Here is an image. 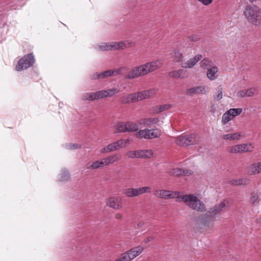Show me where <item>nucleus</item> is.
Wrapping results in <instances>:
<instances>
[{"label": "nucleus", "instance_id": "bf43d9fd", "mask_svg": "<svg viewBox=\"0 0 261 261\" xmlns=\"http://www.w3.org/2000/svg\"><path fill=\"white\" fill-rule=\"evenodd\" d=\"M260 222H261V218H260Z\"/></svg>", "mask_w": 261, "mask_h": 261}, {"label": "nucleus", "instance_id": "6e6d98bb", "mask_svg": "<svg viewBox=\"0 0 261 261\" xmlns=\"http://www.w3.org/2000/svg\"><path fill=\"white\" fill-rule=\"evenodd\" d=\"M115 218L118 220H120L122 218V215L118 213L116 215Z\"/></svg>", "mask_w": 261, "mask_h": 261}, {"label": "nucleus", "instance_id": "f3484780", "mask_svg": "<svg viewBox=\"0 0 261 261\" xmlns=\"http://www.w3.org/2000/svg\"><path fill=\"white\" fill-rule=\"evenodd\" d=\"M136 101V93L129 94L124 96L120 99V102L123 104L134 102Z\"/></svg>", "mask_w": 261, "mask_h": 261}, {"label": "nucleus", "instance_id": "6e6552de", "mask_svg": "<svg viewBox=\"0 0 261 261\" xmlns=\"http://www.w3.org/2000/svg\"><path fill=\"white\" fill-rule=\"evenodd\" d=\"M139 126L136 123L128 121L127 122H119L117 124V132L123 133L126 132H137Z\"/></svg>", "mask_w": 261, "mask_h": 261}, {"label": "nucleus", "instance_id": "ea45409f", "mask_svg": "<svg viewBox=\"0 0 261 261\" xmlns=\"http://www.w3.org/2000/svg\"><path fill=\"white\" fill-rule=\"evenodd\" d=\"M158 107L159 108L158 112H162L163 111L169 109L171 107V105L166 104L158 106Z\"/></svg>", "mask_w": 261, "mask_h": 261}, {"label": "nucleus", "instance_id": "4468645a", "mask_svg": "<svg viewBox=\"0 0 261 261\" xmlns=\"http://www.w3.org/2000/svg\"><path fill=\"white\" fill-rule=\"evenodd\" d=\"M113 72L112 70H106L102 72H96L94 73L92 76V80H96L99 79H105L113 75Z\"/></svg>", "mask_w": 261, "mask_h": 261}, {"label": "nucleus", "instance_id": "423d86ee", "mask_svg": "<svg viewBox=\"0 0 261 261\" xmlns=\"http://www.w3.org/2000/svg\"><path fill=\"white\" fill-rule=\"evenodd\" d=\"M116 91V89H112L107 90H101L95 92L88 93L84 95L83 99L84 100H94L106 97L112 96L115 94V93H112V92Z\"/></svg>", "mask_w": 261, "mask_h": 261}, {"label": "nucleus", "instance_id": "13d9d810", "mask_svg": "<svg viewBox=\"0 0 261 261\" xmlns=\"http://www.w3.org/2000/svg\"><path fill=\"white\" fill-rule=\"evenodd\" d=\"M138 225V226H139V227H141V226H142L143 224H142V223H139Z\"/></svg>", "mask_w": 261, "mask_h": 261}, {"label": "nucleus", "instance_id": "aec40b11", "mask_svg": "<svg viewBox=\"0 0 261 261\" xmlns=\"http://www.w3.org/2000/svg\"><path fill=\"white\" fill-rule=\"evenodd\" d=\"M157 194L159 197L161 198L168 199L172 198L173 192L168 190H160L156 191Z\"/></svg>", "mask_w": 261, "mask_h": 261}, {"label": "nucleus", "instance_id": "412c9836", "mask_svg": "<svg viewBox=\"0 0 261 261\" xmlns=\"http://www.w3.org/2000/svg\"><path fill=\"white\" fill-rule=\"evenodd\" d=\"M127 44L129 45L130 43L127 42ZM128 46H129L126 45V42L124 41L114 42L112 43L113 50L124 49Z\"/></svg>", "mask_w": 261, "mask_h": 261}, {"label": "nucleus", "instance_id": "f704fd0d", "mask_svg": "<svg viewBox=\"0 0 261 261\" xmlns=\"http://www.w3.org/2000/svg\"><path fill=\"white\" fill-rule=\"evenodd\" d=\"M148 133L147 132V129H142L140 130L138 132L137 134V137L138 138L141 139V138H145L147 139V137H148Z\"/></svg>", "mask_w": 261, "mask_h": 261}, {"label": "nucleus", "instance_id": "bb28decb", "mask_svg": "<svg viewBox=\"0 0 261 261\" xmlns=\"http://www.w3.org/2000/svg\"><path fill=\"white\" fill-rule=\"evenodd\" d=\"M140 150H130L126 153V155L128 158H140Z\"/></svg>", "mask_w": 261, "mask_h": 261}, {"label": "nucleus", "instance_id": "2f4dec72", "mask_svg": "<svg viewBox=\"0 0 261 261\" xmlns=\"http://www.w3.org/2000/svg\"><path fill=\"white\" fill-rule=\"evenodd\" d=\"M70 178V173L67 170H64L61 174V181H66Z\"/></svg>", "mask_w": 261, "mask_h": 261}, {"label": "nucleus", "instance_id": "f8f14e48", "mask_svg": "<svg viewBox=\"0 0 261 261\" xmlns=\"http://www.w3.org/2000/svg\"><path fill=\"white\" fill-rule=\"evenodd\" d=\"M107 205L114 209H119L122 207L121 199L118 197H110L107 200Z\"/></svg>", "mask_w": 261, "mask_h": 261}, {"label": "nucleus", "instance_id": "de8ad7c7", "mask_svg": "<svg viewBox=\"0 0 261 261\" xmlns=\"http://www.w3.org/2000/svg\"><path fill=\"white\" fill-rule=\"evenodd\" d=\"M246 90H242L238 91L237 93V95L238 97H244L246 96Z\"/></svg>", "mask_w": 261, "mask_h": 261}, {"label": "nucleus", "instance_id": "5701e85b", "mask_svg": "<svg viewBox=\"0 0 261 261\" xmlns=\"http://www.w3.org/2000/svg\"><path fill=\"white\" fill-rule=\"evenodd\" d=\"M120 156L118 154H115L113 155L109 156L107 158L103 159L104 160V162L105 163V165H109L113 164L115 161H118L120 160Z\"/></svg>", "mask_w": 261, "mask_h": 261}, {"label": "nucleus", "instance_id": "f257e3e1", "mask_svg": "<svg viewBox=\"0 0 261 261\" xmlns=\"http://www.w3.org/2000/svg\"><path fill=\"white\" fill-rule=\"evenodd\" d=\"M158 63V61H153L135 67L129 72L125 77L126 79H135L154 71L160 67Z\"/></svg>", "mask_w": 261, "mask_h": 261}, {"label": "nucleus", "instance_id": "a878e982", "mask_svg": "<svg viewBox=\"0 0 261 261\" xmlns=\"http://www.w3.org/2000/svg\"><path fill=\"white\" fill-rule=\"evenodd\" d=\"M140 159H150L153 154V152L151 150H140Z\"/></svg>", "mask_w": 261, "mask_h": 261}, {"label": "nucleus", "instance_id": "8fccbe9b", "mask_svg": "<svg viewBox=\"0 0 261 261\" xmlns=\"http://www.w3.org/2000/svg\"><path fill=\"white\" fill-rule=\"evenodd\" d=\"M193 173V172L190 170H184L182 169V175H190Z\"/></svg>", "mask_w": 261, "mask_h": 261}, {"label": "nucleus", "instance_id": "4be33fe9", "mask_svg": "<svg viewBox=\"0 0 261 261\" xmlns=\"http://www.w3.org/2000/svg\"><path fill=\"white\" fill-rule=\"evenodd\" d=\"M150 91L145 90L136 93V100H141L149 97Z\"/></svg>", "mask_w": 261, "mask_h": 261}, {"label": "nucleus", "instance_id": "864d4df0", "mask_svg": "<svg viewBox=\"0 0 261 261\" xmlns=\"http://www.w3.org/2000/svg\"><path fill=\"white\" fill-rule=\"evenodd\" d=\"M154 239V237L152 236L148 237L144 240V243H147Z\"/></svg>", "mask_w": 261, "mask_h": 261}, {"label": "nucleus", "instance_id": "cd10ccee", "mask_svg": "<svg viewBox=\"0 0 261 261\" xmlns=\"http://www.w3.org/2000/svg\"><path fill=\"white\" fill-rule=\"evenodd\" d=\"M240 133H234L232 134H226L224 135L223 136V139L224 140H239L241 137Z\"/></svg>", "mask_w": 261, "mask_h": 261}, {"label": "nucleus", "instance_id": "4d7b16f0", "mask_svg": "<svg viewBox=\"0 0 261 261\" xmlns=\"http://www.w3.org/2000/svg\"><path fill=\"white\" fill-rule=\"evenodd\" d=\"M128 142H129V140H126V141H125V142H124L125 145H124V146H123V147H125V146H126V144L127 143H128Z\"/></svg>", "mask_w": 261, "mask_h": 261}, {"label": "nucleus", "instance_id": "b1692460", "mask_svg": "<svg viewBox=\"0 0 261 261\" xmlns=\"http://www.w3.org/2000/svg\"><path fill=\"white\" fill-rule=\"evenodd\" d=\"M204 88L202 86H197L188 89L187 90V95H192L193 94H200L202 93V91Z\"/></svg>", "mask_w": 261, "mask_h": 261}, {"label": "nucleus", "instance_id": "58836bf2", "mask_svg": "<svg viewBox=\"0 0 261 261\" xmlns=\"http://www.w3.org/2000/svg\"><path fill=\"white\" fill-rule=\"evenodd\" d=\"M100 48L102 50H113L112 44H106L100 46Z\"/></svg>", "mask_w": 261, "mask_h": 261}, {"label": "nucleus", "instance_id": "3c124183", "mask_svg": "<svg viewBox=\"0 0 261 261\" xmlns=\"http://www.w3.org/2000/svg\"><path fill=\"white\" fill-rule=\"evenodd\" d=\"M199 2L202 3L204 5L207 6L211 4L213 0H198Z\"/></svg>", "mask_w": 261, "mask_h": 261}, {"label": "nucleus", "instance_id": "603ef678", "mask_svg": "<svg viewBox=\"0 0 261 261\" xmlns=\"http://www.w3.org/2000/svg\"><path fill=\"white\" fill-rule=\"evenodd\" d=\"M70 148L71 149H76L78 148H81V145L77 144H72L70 145Z\"/></svg>", "mask_w": 261, "mask_h": 261}, {"label": "nucleus", "instance_id": "473e14b6", "mask_svg": "<svg viewBox=\"0 0 261 261\" xmlns=\"http://www.w3.org/2000/svg\"><path fill=\"white\" fill-rule=\"evenodd\" d=\"M104 165H105V163L102 159L101 161H96L94 162L90 167L92 169H96L99 167H103Z\"/></svg>", "mask_w": 261, "mask_h": 261}, {"label": "nucleus", "instance_id": "6ab92c4d", "mask_svg": "<svg viewBox=\"0 0 261 261\" xmlns=\"http://www.w3.org/2000/svg\"><path fill=\"white\" fill-rule=\"evenodd\" d=\"M185 73H186V71L184 69H179L177 70L171 71V72H169V74L170 77H176V78L179 77V78L183 79V78L185 77L186 76H187V75H185Z\"/></svg>", "mask_w": 261, "mask_h": 261}, {"label": "nucleus", "instance_id": "a211bd4d", "mask_svg": "<svg viewBox=\"0 0 261 261\" xmlns=\"http://www.w3.org/2000/svg\"><path fill=\"white\" fill-rule=\"evenodd\" d=\"M144 248L143 247L138 246L136 247H134L130 249L129 251H127L130 256L133 255V259L141 254L143 251Z\"/></svg>", "mask_w": 261, "mask_h": 261}, {"label": "nucleus", "instance_id": "e433bc0d", "mask_svg": "<svg viewBox=\"0 0 261 261\" xmlns=\"http://www.w3.org/2000/svg\"><path fill=\"white\" fill-rule=\"evenodd\" d=\"M170 173L172 175H173L174 176H181V175H182V169H180V168L173 169L171 171Z\"/></svg>", "mask_w": 261, "mask_h": 261}, {"label": "nucleus", "instance_id": "c03bdc74", "mask_svg": "<svg viewBox=\"0 0 261 261\" xmlns=\"http://www.w3.org/2000/svg\"><path fill=\"white\" fill-rule=\"evenodd\" d=\"M256 91V90L254 88H250L247 90H246V96L248 97L252 96Z\"/></svg>", "mask_w": 261, "mask_h": 261}, {"label": "nucleus", "instance_id": "c9c22d12", "mask_svg": "<svg viewBox=\"0 0 261 261\" xmlns=\"http://www.w3.org/2000/svg\"><path fill=\"white\" fill-rule=\"evenodd\" d=\"M158 121L159 119L158 118H150L145 119L144 122L147 126H150L151 124L156 123Z\"/></svg>", "mask_w": 261, "mask_h": 261}, {"label": "nucleus", "instance_id": "72a5a7b5", "mask_svg": "<svg viewBox=\"0 0 261 261\" xmlns=\"http://www.w3.org/2000/svg\"><path fill=\"white\" fill-rule=\"evenodd\" d=\"M229 112L231 114L232 117H234L236 116L239 115L242 112V109H230L228 110Z\"/></svg>", "mask_w": 261, "mask_h": 261}, {"label": "nucleus", "instance_id": "79ce46f5", "mask_svg": "<svg viewBox=\"0 0 261 261\" xmlns=\"http://www.w3.org/2000/svg\"><path fill=\"white\" fill-rule=\"evenodd\" d=\"M249 183V180L247 178H241L238 179V186L247 185Z\"/></svg>", "mask_w": 261, "mask_h": 261}, {"label": "nucleus", "instance_id": "c756f323", "mask_svg": "<svg viewBox=\"0 0 261 261\" xmlns=\"http://www.w3.org/2000/svg\"><path fill=\"white\" fill-rule=\"evenodd\" d=\"M232 119L233 117L231 114L227 111L222 116V122L224 125Z\"/></svg>", "mask_w": 261, "mask_h": 261}, {"label": "nucleus", "instance_id": "39448f33", "mask_svg": "<svg viewBox=\"0 0 261 261\" xmlns=\"http://www.w3.org/2000/svg\"><path fill=\"white\" fill-rule=\"evenodd\" d=\"M35 60L32 53L28 54L22 57L16 66V70L18 71L27 69L32 66Z\"/></svg>", "mask_w": 261, "mask_h": 261}, {"label": "nucleus", "instance_id": "7ed1b4c3", "mask_svg": "<svg viewBox=\"0 0 261 261\" xmlns=\"http://www.w3.org/2000/svg\"><path fill=\"white\" fill-rule=\"evenodd\" d=\"M177 199L179 201L187 203V205L193 210L201 212L206 210L203 203L193 194L178 196Z\"/></svg>", "mask_w": 261, "mask_h": 261}, {"label": "nucleus", "instance_id": "9b49d317", "mask_svg": "<svg viewBox=\"0 0 261 261\" xmlns=\"http://www.w3.org/2000/svg\"><path fill=\"white\" fill-rule=\"evenodd\" d=\"M124 140L120 139L116 142L109 144L106 147L101 149V152H109L117 150L123 147Z\"/></svg>", "mask_w": 261, "mask_h": 261}, {"label": "nucleus", "instance_id": "ddd939ff", "mask_svg": "<svg viewBox=\"0 0 261 261\" xmlns=\"http://www.w3.org/2000/svg\"><path fill=\"white\" fill-rule=\"evenodd\" d=\"M225 207L226 204L225 202H222L219 204L216 205L214 207L210 208L207 211V213H208L210 215H213L214 216H215V215L223 211Z\"/></svg>", "mask_w": 261, "mask_h": 261}, {"label": "nucleus", "instance_id": "09e8293b", "mask_svg": "<svg viewBox=\"0 0 261 261\" xmlns=\"http://www.w3.org/2000/svg\"><path fill=\"white\" fill-rule=\"evenodd\" d=\"M123 68H119L117 69L112 70V72H113V75H115L117 74H120L122 73L121 71L123 70Z\"/></svg>", "mask_w": 261, "mask_h": 261}, {"label": "nucleus", "instance_id": "20e7f679", "mask_svg": "<svg viewBox=\"0 0 261 261\" xmlns=\"http://www.w3.org/2000/svg\"><path fill=\"white\" fill-rule=\"evenodd\" d=\"M216 217L213 215H210L207 213L202 214L196 219L195 226L199 231L202 230L205 228L212 226L213 222L215 220Z\"/></svg>", "mask_w": 261, "mask_h": 261}, {"label": "nucleus", "instance_id": "f03ea898", "mask_svg": "<svg viewBox=\"0 0 261 261\" xmlns=\"http://www.w3.org/2000/svg\"><path fill=\"white\" fill-rule=\"evenodd\" d=\"M243 14L249 23L255 26L261 25V9L257 6H247Z\"/></svg>", "mask_w": 261, "mask_h": 261}, {"label": "nucleus", "instance_id": "0eeeda50", "mask_svg": "<svg viewBox=\"0 0 261 261\" xmlns=\"http://www.w3.org/2000/svg\"><path fill=\"white\" fill-rule=\"evenodd\" d=\"M176 143L181 146H188L196 143V135L191 134L180 136L176 139Z\"/></svg>", "mask_w": 261, "mask_h": 261}, {"label": "nucleus", "instance_id": "dca6fc26", "mask_svg": "<svg viewBox=\"0 0 261 261\" xmlns=\"http://www.w3.org/2000/svg\"><path fill=\"white\" fill-rule=\"evenodd\" d=\"M148 137L147 139H152L159 137L161 135V132L159 129H147Z\"/></svg>", "mask_w": 261, "mask_h": 261}, {"label": "nucleus", "instance_id": "2eb2a0df", "mask_svg": "<svg viewBox=\"0 0 261 261\" xmlns=\"http://www.w3.org/2000/svg\"><path fill=\"white\" fill-rule=\"evenodd\" d=\"M202 58L201 55H196L193 58L190 59L187 62L185 63L182 66L184 68H191L193 67Z\"/></svg>", "mask_w": 261, "mask_h": 261}, {"label": "nucleus", "instance_id": "4c0bfd02", "mask_svg": "<svg viewBox=\"0 0 261 261\" xmlns=\"http://www.w3.org/2000/svg\"><path fill=\"white\" fill-rule=\"evenodd\" d=\"M258 197L259 196L257 193L254 192H252L251 194L250 202L254 204L255 202H257Z\"/></svg>", "mask_w": 261, "mask_h": 261}, {"label": "nucleus", "instance_id": "49530a36", "mask_svg": "<svg viewBox=\"0 0 261 261\" xmlns=\"http://www.w3.org/2000/svg\"><path fill=\"white\" fill-rule=\"evenodd\" d=\"M218 94L217 95L216 98L218 100H219L222 98L223 96V89L222 87H219L218 91Z\"/></svg>", "mask_w": 261, "mask_h": 261}, {"label": "nucleus", "instance_id": "5fc2aeb1", "mask_svg": "<svg viewBox=\"0 0 261 261\" xmlns=\"http://www.w3.org/2000/svg\"><path fill=\"white\" fill-rule=\"evenodd\" d=\"M231 184L233 185L238 186V179H234L230 181Z\"/></svg>", "mask_w": 261, "mask_h": 261}, {"label": "nucleus", "instance_id": "37998d69", "mask_svg": "<svg viewBox=\"0 0 261 261\" xmlns=\"http://www.w3.org/2000/svg\"><path fill=\"white\" fill-rule=\"evenodd\" d=\"M255 171H252L253 174L261 173V162L254 165Z\"/></svg>", "mask_w": 261, "mask_h": 261}, {"label": "nucleus", "instance_id": "a18cd8bd", "mask_svg": "<svg viewBox=\"0 0 261 261\" xmlns=\"http://www.w3.org/2000/svg\"><path fill=\"white\" fill-rule=\"evenodd\" d=\"M209 61L207 59H203L200 63V66L204 68H206L208 67Z\"/></svg>", "mask_w": 261, "mask_h": 261}, {"label": "nucleus", "instance_id": "9d476101", "mask_svg": "<svg viewBox=\"0 0 261 261\" xmlns=\"http://www.w3.org/2000/svg\"><path fill=\"white\" fill-rule=\"evenodd\" d=\"M148 189H150L149 187L127 188L123 191V193L127 197H134L147 192Z\"/></svg>", "mask_w": 261, "mask_h": 261}, {"label": "nucleus", "instance_id": "1a4fd4ad", "mask_svg": "<svg viewBox=\"0 0 261 261\" xmlns=\"http://www.w3.org/2000/svg\"><path fill=\"white\" fill-rule=\"evenodd\" d=\"M253 147L251 144H242L229 146L227 148V151L229 153H243L246 152H251L253 151Z\"/></svg>", "mask_w": 261, "mask_h": 261}, {"label": "nucleus", "instance_id": "a19ab883", "mask_svg": "<svg viewBox=\"0 0 261 261\" xmlns=\"http://www.w3.org/2000/svg\"><path fill=\"white\" fill-rule=\"evenodd\" d=\"M188 39L191 42H196L200 39V37L198 35H192L188 37Z\"/></svg>", "mask_w": 261, "mask_h": 261}, {"label": "nucleus", "instance_id": "c85d7f7f", "mask_svg": "<svg viewBox=\"0 0 261 261\" xmlns=\"http://www.w3.org/2000/svg\"><path fill=\"white\" fill-rule=\"evenodd\" d=\"M133 259V255L130 256L129 252L127 251L123 253L121 257L116 260V261H130Z\"/></svg>", "mask_w": 261, "mask_h": 261}, {"label": "nucleus", "instance_id": "7c9ffc66", "mask_svg": "<svg viewBox=\"0 0 261 261\" xmlns=\"http://www.w3.org/2000/svg\"><path fill=\"white\" fill-rule=\"evenodd\" d=\"M174 61L176 62H181L183 61V56L182 54L177 50L174 51Z\"/></svg>", "mask_w": 261, "mask_h": 261}, {"label": "nucleus", "instance_id": "393cba45", "mask_svg": "<svg viewBox=\"0 0 261 261\" xmlns=\"http://www.w3.org/2000/svg\"><path fill=\"white\" fill-rule=\"evenodd\" d=\"M218 68L216 66H214L208 69L207 72V78L211 80H213L216 79L217 76L215 75V74L218 72Z\"/></svg>", "mask_w": 261, "mask_h": 261}]
</instances>
